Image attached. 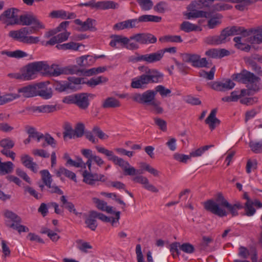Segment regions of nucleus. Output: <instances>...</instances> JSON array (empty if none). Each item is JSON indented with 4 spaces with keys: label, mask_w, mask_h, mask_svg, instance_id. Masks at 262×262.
Segmentation results:
<instances>
[{
    "label": "nucleus",
    "mask_w": 262,
    "mask_h": 262,
    "mask_svg": "<svg viewBox=\"0 0 262 262\" xmlns=\"http://www.w3.org/2000/svg\"><path fill=\"white\" fill-rule=\"evenodd\" d=\"M204 207L208 211L219 217H224L228 215L227 208L232 216L238 215V210L243 208L239 202L231 204L224 198L222 193H218L215 200L210 199L204 203Z\"/></svg>",
    "instance_id": "f257e3e1"
},
{
    "label": "nucleus",
    "mask_w": 262,
    "mask_h": 262,
    "mask_svg": "<svg viewBox=\"0 0 262 262\" xmlns=\"http://www.w3.org/2000/svg\"><path fill=\"white\" fill-rule=\"evenodd\" d=\"M141 75L132 79L131 86L134 89H144L150 83H157L162 79L163 75L154 69L147 66L138 67Z\"/></svg>",
    "instance_id": "f03ea898"
},
{
    "label": "nucleus",
    "mask_w": 262,
    "mask_h": 262,
    "mask_svg": "<svg viewBox=\"0 0 262 262\" xmlns=\"http://www.w3.org/2000/svg\"><path fill=\"white\" fill-rule=\"evenodd\" d=\"M95 148L98 152L107 157L108 160L112 161L115 165L121 167L125 175L134 176L142 173V170L136 169L134 167L131 166L127 161L115 156L113 151L100 146H96Z\"/></svg>",
    "instance_id": "7ed1b4c3"
},
{
    "label": "nucleus",
    "mask_w": 262,
    "mask_h": 262,
    "mask_svg": "<svg viewBox=\"0 0 262 262\" xmlns=\"http://www.w3.org/2000/svg\"><path fill=\"white\" fill-rule=\"evenodd\" d=\"M246 29L242 27L233 26L224 29L219 36H210L205 38L207 43L211 45H220L225 43L228 40V37L235 35H242L246 36Z\"/></svg>",
    "instance_id": "20e7f679"
},
{
    "label": "nucleus",
    "mask_w": 262,
    "mask_h": 262,
    "mask_svg": "<svg viewBox=\"0 0 262 262\" xmlns=\"http://www.w3.org/2000/svg\"><path fill=\"white\" fill-rule=\"evenodd\" d=\"M232 78L234 80L245 84L246 86L251 90L257 92L260 89L259 86L260 78L246 70L242 71L239 73L232 75Z\"/></svg>",
    "instance_id": "39448f33"
},
{
    "label": "nucleus",
    "mask_w": 262,
    "mask_h": 262,
    "mask_svg": "<svg viewBox=\"0 0 262 262\" xmlns=\"http://www.w3.org/2000/svg\"><path fill=\"white\" fill-rule=\"evenodd\" d=\"M44 75L53 77H57L62 74H78L79 73H82V71L75 65L60 67L56 64L49 66L44 61Z\"/></svg>",
    "instance_id": "423d86ee"
},
{
    "label": "nucleus",
    "mask_w": 262,
    "mask_h": 262,
    "mask_svg": "<svg viewBox=\"0 0 262 262\" xmlns=\"http://www.w3.org/2000/svg\"><path fill=\"white\" fill-rule=\"evenodd\" d=\"M33 33L32 28L24 27L17 30L10 31L8 36L12 39L24 43L28 45L37 43L39 41V38L29 35Z\"/></svg>",
    "instance_id": "0eeeda50"
},
{
    "label": "nucleus",
    "mask_w": 262,
    "mask_h": 262,
    "mask_svg": "<svg viewBox=\"0 0 262 262\" xmlns=\"http://www.w3.org/2000/svg\"><path fill=\"white\" fill-rule=\"evenodd\" d=\"M188 19L193 18L205 17L210 19L208 21L207 26L209 29H213L221 23V19L222 16L220 14H216L213 17H211V13L202 10H194L186 14Z\"/></svg>",
    "instance_id": "6e6552de"
},
{
    "label": "nucleus",
    "mask_w": 262,
    "mask_h": 262,
    "mask_svg": "<svg viewBox=\"0 0 262 262\" xmlns=\"http://www.w3.org/2000/svg\"><path fill=\"white\" fill-rule=\"evenodd\" d=\"M44 61H36L28 64L23 72L25 81L35 79L38 72L44 74Z\"/></svg>",
    "instance_id": "1a4fd4ad"
},
{
    "label": "nucleus",
    "mask_w": 262,
    "mask_h": 262,
    "mask_svg": "<svg viewBox=\"0 0 262 262\" xmlns=\"http://www.w3.org/2000/svg\"><path fill=\"white\" fill-rule=\"evenodd\" d=\"M18 10L12 8L5 10L0 15V21L9 25L19 24V20L18 16Z\"/></svg>",
    "instance_id": "9d476101"
},
{
    "label": "nucleus",
    "mask_w": 262,
    "mask_h": 262,
    "mask_svg": "<svg viewBox=\"0 0 262 262\" xmlns=\"http://www.w3.org/2000/svg\"><path fill=\"white\" fill-rule=\"evenodd\" d=\"M81 153L88 159L85 164L90 171H91L93 163L96 164L99 167L102 166L104 164V160L100 156L94 154L90 149H82Z\"/></svg>",
    "instance_id": "9b49d317"
},
{
    "label": "nucleus",
    "mask_w": 262,
    "mask_h": 262,
    "mask_svg": "<svg viewBox=\"0 0 262 262\" xmlns=\"http://www.w3.org/2000/svg\"><path fill=\"white\" fill-rule=\"evenodd\" d=\"M183 60L186 62L190 63L191 66L195 68H206L208 62L206 58H201V56L196 54H184L183 55Z\"/></svg>",
    "instance_id": "f8f14e48"
},
{
    "label": "nucleus",
    "mask_w": 262,
    "mask_h": 262,
    "mask_svg": "<svg viewBox=\"0 0 262 262\" xmlns=\"http://www.w3.org/2000/svg\"><path fill=\"white\" fill-rule=\"evenodd\" d=\"M41 180L45 186L48 188V191L51 193H56L58 194H63V191L58 186L52 184L53 180L52 176L48 170H42L40 171Z\"/></svg>",
    "instance_id": "ddd939ff"
},
{
    "label": "nucleus",
    "mask_w": 262,
    "mask_h": 262,
    "mask_svg": "<svg viewBox=\"0 0 262 262\" xmlns=\"http://www.w3.org/2000/svg\"><path fill=\"white\" fill-rule=\"evenodd\" d=\"M156 92L147 90L142 94L136 93L132 96V99L138 103L150 104L155 100Z\"/></svg>",
    "instance_id": "4468645a"
},
{
    "label": "nucleus",
    "mask_w": 262,
    "mask_h": 262,
    "mask_svg": "<svg viewBox=\"0 0 262 262\" xmlns=\"http://www.w3.org/2000/svg\"><path fill=\"white\" fill-rule=\"evenodd\" d=\"M49 81L39 82L37 83V96L44 99H49L53 95L52 89L49 86Z\"/></svg>",
    "instance_id": "2eb2a0df"
},
{
    "label": "nucleus",
    "mask_w": 262,
    "mask_h": 262,
    "mask_svg": "<svg viewBox=\"0 0 262 262\" xmlns=\"http://www.w3.org/2000/svg\"><path fill=\"white\" fill-rule=\"evenodd\" d=\"M83 181L86 184L93 185L96 181L104 182L106 180L105 176L101 174L92 173L91 171L84 170L82 172Z\"/></svg>",
    "instance_id": "dca6fc26"
},
{
    "label": "nucleus",
    "mask_w": 262,
    "mask_h": 262,
    "mask_svg": "<svg viewBox=\"0 0 262 262\" xmlns=\"http://www.w3.org/2000/svg\"><path fill=\"white\" fill-rule=\"evenodd\" d=\"M235 85L234 82L230 79L223 81H214L211 84V88L217 91H226L232 89Z\"/></svg>",
    "instance_id": "f3484780"
},
{
    "label": "nucleus",
    "mask_w": 262,
    "mask_h": 262,
    "mask_svg": "<svg viewBox=\"0 0 262 262\" xmlns=\"http://www.w3.org/2000/svg\"><path fill=\"white\" fill-rule=\"evenodd\" d=\"M136 42L141 44L155 43L157 39L156 36L150 33H138L131 36Z\"/></svg>",
    "instance_id": "a211bd4d"
},
{
    "label": "nucleus",
    "mask_w": 262,
    "mask_h": 262,
    "mask_svg": "<svg viewBox=\"0 0 262 262\" xmlns=\"http://www.w3.org/2000/svg\"><path fill=\"white\" fill-rule=\"evenodd\" d=\"M75 24L81 27V30L82 31H95L97 30L96 28V20L95 19L88 18L84 21H81L79 19H76L74 20Z\"/></svg>",
    "instance_id": "6ab92c4d"
},
{
    "label": "nucleus",
    "mask_w": 262,
    "mask_h": 262,
    "mask_svg": "<svg viewBox=\"0 0 262 262\" xmlns=\"http://www.w3.org/2000/svg\"><path fill=\"white\" fill-rule=\"evenodd\" d=\"M37 83L29 85L18 89V92L24 97L30 98L37 96Z\"/></svg>",
    "instance_id": "aec40b11"
},
{
    "label": "nucleus",
    "mask_w": 262,
    "mask_h": 262,
    "mask_svg": "<svg viewBox=\"0 0 262 262\" xmlns=\"http://www.w3.org/2000/svg\"><path fill=\"white\" fill-rule=\"evenodd\" d=\"M133 181L143 185V187L146 190L152 192H158L159 190L154 185L150 184L148 179L142 176H136L133 178Z\"/></svg>",
    "instance_id": "412c9836"
},
{
    "label": "nucleus",
    "mask_w": 262,
    "mask_h": 262,
    "mask_svg": "<svg viewBox=\"0 0 262 262\" xmlns=\"http://www.w3.org/2000/svg\"><path fill=\"white\" fill-rule=\"evenodd\" d=\"M22 164L27 168L36 173L38 171L37 164L33 162V159L28 155H22L20 157Z\"/></svg>",
    "instance_id": "4be33fe9"
},
{
    "label": "nucleus",
    "mask_w": 262,
    "mask_h": 262,
    "mask_svg": "<svg viewBox=\"0 0 262 262\" xmlns=\"http://www.w3.org/2000/svg\"><path fill=\"white\" fill-rule=\"evenodd\" d=\"M89 94L87 93H79L76 94L75 104L79 108L85 110L89 105Z\"/></svg>",
    "instance_id": "5701e85b"
},
{
    "label": "nucleus",
    "mask_w": 262,
    "mask_h": 262,
    "mask_svg": "<svg viewBox=\"0 0 262 262\" xmlns=\"http://www.w3.org/2000/svg\"><path fill=\"white\" fill-rule=\"evenodd\" d=\"M230 54V52L225 49H211L205 52V55L212 58H222Z\"/></svg>",
    "instance_id": "b1692460"
},
{
    "label": "nucleus",
    "mask_w": 262,
    "mask_h": 262,
    "mask_svg": "<svg viewBox=\"0 0 262 262\" xmlns=\"http://www.w3.org/2000/svg\"><path fill=\"white\" fill-rule=\"evenodd\" d=\"M216 109L212 110L205 120L206 124L209 125V128L211 130L214 129L216 126L220 123V120L216 117Z\"/></svg>",
    "instance_id": "393cba45"
},
{
    "label": "nucleus",
    "mask_w": 262,
    "mask_h": 262,
    "mask_svg": "<svg viewBox=\"0 0 262 262\" xmlns=\"http://www.w3.org/2000/svg\"><path fill=\"white\" fill-rule=\"evenodd\" d=\"M27 110L33 112H38L43 113H52L57 110L55 105H42L40 106H33L28 108Z\"/></svg>",
    "instance_id": "a878e982"
},
{
    "label": "nucleus",
    "mask_w": 262,
    "mask_h": 262,
    "mask_svg": "<svg viewBox=\"0 0 262 262\" xmlns=\"http://www.w3.org/2000/svg\"><path fill=\"white\" fill-rule=\"evenodd\" d=\"M70 35V33L68 31L59 33L48 41L46 42V45H54L57 43L65 41L68 39Z\"/></svg>",
    "instance_id": "bb28decb"
},
{
    "label": "nucleus",
    "mask_w": 262,
    "mask_h": 262,
    "mask_svg": "<svg viewBox=\"0 0 262 262\" xmlns=\"http://www.w3.org/2000/svg\"><path fill=\"white\" fill-rule=\"evenodd\" d=\"M119 7V4L112 1H103L96 2V9H115Z\"/></svg>",
    "instance_id": "cd10ccee"
},
{
    "label": "nucleus",
    "mask_w": 262,
    "mask_h": 262,
    "mask_svg": "<svg viewBox=\"0 0 262 262\" xmlns=\"http://www.w3.org/2000/svg\"><path fill=\"white\" fill-rule=\"evenodd\" d=\"M145 61L147 63H154L160 61L164 56V51L159 50L156 52L144 54Z\"/></svg>",
    "instance_id": "c85d7f7f"
},
{
    "label": "nucleus",
    "mask_w": 262,
    "mask_h": 262,
    "mask_svg": "<svg viewBox=\"0 0 262 262\" xmlns=\"http://www.w3.org/2000/svg\"><path fill=\"white\" fill-rule=\"evenodd\" d=\"M55 173L58 177H61L62 175H63L66 177L73 180L75 182H77L76 174L63 167H61L58 169L55 170Z\"/></svg>",
    "instance_id": "c756f323"
},
{
    "label": "nucleus",
    "mask_w": 262,
    "mask_h": 262,
    "mask_svg": "<svg viewBox=\"0 0 262 262\" xmlns=\"http://www.w3.org/2000/svg\"><path fill=\"white\" fill-rule=\"evenodd\" d=\"M92 200L93 203L96 205L98 209L110 213H114L113 207L107 206L106 202L97 198H93Z\"/></svg>",
    "instance_id": "7c9ffc66"
},
{
    "label": "nucleus",
    "mask_w": 262,
    "mask_h": 262,
    "mask_svg": "<svg viewBox=\"0 0 262 262\" xmlns=\"http://www.w3.org/2000/svg\"><path fill=\"white\" fill-rule=\"evenodd\" d=\"M1 54L3 55H7L8 57L10 58L16 59L26 57L28 55L26 52L20 50H16L13 51L4 50L1 52Z\"/></svg>",
    "instance_id": "2f4dec72"
},
{
    "label": "nucleus",
    "mask_w": 262,
    "mask_h": 262,
    "mask_svg": "<svg viewBox=\"0 0 262 262\" xmlns=\"http://www.w3.org/2000/svg\"><path fill=\"white\" fill-rule=\"evenodd\" d=\"M128 41V38L120 35H114L110 42V45L114 48H119V45L124 47Z\"/></svg>",
    "instance_id": "473e14b6"
},
{
    "label": "nucleus",
    "mask_w": 262,
    "mask_h": 262,
    "mask_svg": "<svg viewBox=\"0 0 262 262\" xmlns=\"http://www.w3.org/2000/svg\"><path fill=\"white\" fill-rule=\"evenodd\" d=\"M76 243L77 248L82 253H90L91 252V250L93 249V246L90 243L83 240L78 239L76 241Z\"/></svg>",
    "instance_id": "72a5a7b5"
},
{
    "label": "nucleus",
    "mask_w": 262,
    "mask_h": 262,
    "mask_svg": "<svg viewBox=\"0 0 262 262\" xmlns=\"http://www.w3.org/2000/svg\"><path fill=\"white\" fill-rule=\"evenodd\" d=\"M121 105L120 101L114 97L107 98L102 103V106L104 108H116Z\"/></svg>",
    "instance_id": "f704fd0d"
},
{
    "label": "nucleus",
    "mask_w": 262,
    "mask_h": 262,
    "mask_svg": "<svg viewBox=\"0 0 262 262\" xmlns=\"http://www.w3.org/2000/svg\"><path fill=\"white\" fill-rule=\"evenodd\" d=\"M95 214H96L95 211H90L89 216L85 221V223L86 224L87 226L93 231L95 230L97 227L96 220L97 217H96Z\"/></svg>",
    "instance_id": "c9c22d12"
},
{
    "label": "nucleus",
    "mask_w": 262,
    "mask_h": 262,
    "mask_svg": "<svg viewBox=\"0 0 262 262\" xmlns=\"http://www.w3.org/2000/svg\"><path fill=\"white\" fill-rule=\"evenodd\" d=\"M180 29L185 32H190L193 31H201L202 29L196 25L193 24L189 21H185L181 25Z\"/></svg>",
    "instance_id": "e433bc0d"
},
{
    "label": "nucleus",
    "mask_w": 262,
    "mask_h": 262,
    "mask_svg": "<svg viewBox=\"0 0 262 262\" xmlns=\"http://www.w3.org/2000/svg\"><path fill=\"white\" fill-rule=\"evenodd\" d=\"M14 164L10 161L0 163V174H6L12 172Z\"/></svg>",
    "instance_id": "4c0bfd02"
},
{
    "label": "nucleus",
    "mask_w": 262,
    "mask_h": 262,
    "mask_svg": "<svg viewBox=\"0 0 262 262\" xmlns=\"http://www.w3.org/2000/svg\"><path fill=\"white\" fill-rule=\"evenodd\" d=\"M95 61L94 59L91 56H82L76 59L77 63L80 66L91 65Z\"/></svg>",
    "instance_id": "58836bf2"
},
{
    "label": "nucleus",
    "mask_w": 262,
    "mask_h": 262,
    "mask_svg": "<svg viewBox=\"0 0 262 262\" xmlns=\"http://www.w3.org/2000/svg\"><path fill=\"white\" fill-rule=\"evenodd\" d=\"M26 129L30 138L36 139L38 142H40L42 140L43 134L37 132L35 128L31 126H27Z\"/></svg>",
    "instance_id": "ea45409f"
},
{
    "label": "nucleus",
    "mask_w": 262,
    "mask_h": 262,
    "mask_svg": "<svg viewBox=\"0 0 262 262\" xmlns=\"http://www.w3.org/2000/svg\"><path fill=\"white\" fill-rule=\"evenodd\" d=\"M249 92L247 90L243 89L241 91H234L231 93V97L233 102L238 101L247 95H249Z\"/></svg>",
    "instance_id": "a19ab883"
},
{
    "label": "nucleus",
    "mask_w": 262,
    "mask_h": 262,
    "mask_svg": "<svg viewBox=\"0 0 262 262\" xmlns=\"http://www.w3.org/2000/svg\"><path fill=\"white\" fill-rule=\"evenodd\" d=\"M162 42H182L183 40L179 35H166L159 38Z\"/></svg>",
    "instance_id": "79ce46f5"
},
{
    "label": "nucleus",
    "mask_w": 262,
    "mask_h": 262,
    "mask_svg": "<svg viewBox=\"0 0 262 262\" xmlns=\"http://www.w3.org/2000/svg\"><path fill=\"white\" fill-rule=\"evenodd\" d=\"M71 84H69L67 81H58L55 83V89L59 92H62L70 89L72 88Z\"/></svg>",
    "instance_id": "37998d69"
},
{
    "label": "nucleus",
    "mask_w": 262,
    "mask_h": 262,
    "mask_svg": "<svg viewBox=\"0 0 262 262\" xmlns=\"http://www.w3.org/2000/svg\"><path fill=\"white\" fill-rule=\"evenodd\" d=\"M213 146V145H205L194 150H192L189 154L190 159L192 157H201L205 151L208 150L210 147Z\"/></svg>",
    "instance_id": "c03bdc74"
},
{
    "label": "nucleus",
    "mask_w": 262,
    "mask_h": 262,
    "mask_svg": "<svg viewBox=\"0 0 262 262\" xmlns=\"http://www.w3.org/2000/svg\"><path fill=\"white\" fill-rule=\"evenodd\" d=\"M251 150L255 154L262 153V140L259 141H251L249 143Z\"/></svg>",
    "instance_id": "a18cd8bd"
},
{
    "label": "nucleus",
    "mask_w": 262,
    "mask_h": 262,
    "mask_svg": "<svg viewBox=\"0 0 262 262\" xmlns=\"http://www.w3.org/2000/svg\"><path fill=\"white\" fill-rule=\"evenodd\" d=\"M35 17L33 15L29 14L22 15L19 18V24L26 26L30 25L34 21Z\"/></svg>",
    "instance_id": "49530a36"
},
{
    "label": "nucleus",
    "mask_w": 262,
    "mask_h": 262,
    "mask_svg": "<svg viewBox=\"0 0 262 262\" xmlns=\"http://www.w3.org/2000/svg\"><path fill=\"white\" fill-rule=\"evenodd\" d=\"M107 78L103 76H99L96 78H92L88 81H85V83L90 86H95L102 82H106Z\"/></svg>",
    "instance_id": "de8ad7c7"
},
{
    "label": "nucleus",
    "mask_w": 262,
    "mask_h": 262,
    "mask_svg": "<svg viewBox=\"0 0 262 262\" xmlns=\"http://www.w3.org/2000/svg\"><path fill=\"white\" fill-rule=\"evenodd\" d=\"M20 97L18 94L10 93L3 96H0L2 105L11 102Z\"/></svg>",
    "instance_id": "09e8293b"
},
{
    "label": "nucleus",
    "mask_w": 262,
    "mask_h": 262,
    "mask_svg": "<svg viewBox=\"0 0 262 262\" xmlns=\"http://www.w3.org/2000/svg\"><path fill=\"white\" fill-rule=\"evenodd\" d=\"M68 80V82L69 84H71L70 85L72 86V88H70L71 90L74 89L77 85L86 83L84 81V79L83 78L69 77Z\"/></svg>",
    "instance_id": "8fccbe9b"
},
{
    "label": "nucleus",
    "mask_w": 262,
    "mask_h": 262,
    "mask_svg": "<svg viewBox=\"0 0 262 262\" xmlns=\"http://www.w3.org/2000/svg\"><path fill=\"white\" fill-rule=\"evenodd\" d=\"M67 164L77 168H85L87 166L81 158H78L76 161L73 160L71 158H69Z\"/></svg>",
    "instance_id": "3c124183"
},
{
    "label": "nucleus",
    "mask_w": 262,
    "mask_h": 262,
    "mask_svg": "<svg viewBox=\"0 0 262 262\" xmlns=\"http://www.w3.org/2000/svg\"><path fill=\"white\" fill-rule=\"evenodd\" d=\"M253 204L252 203V201H249L248 202H246L244 206V209L245 211V215L248 216H252L255 214L256 213V209L253 207Z\"/></svg>",
    "instance_id": "603ef678"
},
{
    "label": "nucleus",
    "mask_w": 262,
    "mask_h": 262,
    "mask_svg": "<svg viewBox=\"0 0 262 262\" xmlns=\"http://www.w3.org/2000/svg\"><path fill=\"white\" fill-rule=\"evenodd\" d=\"M138 4L142 10L148 11L153 7V3L151 0H137Z\"/></svg>",
    "instance_id": "864d4df0"
},
{
    "label": "nucleus",
    "mask_w": 262,
    "mask_h": 262,
    "mask_svg": "<svg viewBox=\"0 0 262 262\" xmlns=\"http://www.w3.org/2000/svg\"><path fill=\"white\" fill-rule=\"evenodd\" d=\"M155 92H156V93H159L162 97L169 96L171 93L170 89H167L162 85H157L155 88Z\"/></svg>",
    "instance_id": "5fc2aeb1"
},
{
    "label": "nucleus",
    "mask_w": 262,
    "mask_h": 262,
    "mask_svg": "<svg viewBox=\"0 0 262 262\" xmlns=\"http://www.w3.org/2000/svg\"><path fill=\"white\" fill-rule=\"evenodd\" d=\"M213 238L209 236H203L202 242L200 244V249L201 250H208L210 244L213 242Z\"/></svg>",
    "instance_id": "6e6d98bb"
},
{
    "label": "nucleus",
    "mask_w": 262,
    "mask_h": 262,
    "mask_svg": "<svg viewBox=\"0 0 262 262\" xmlns=\"http://www.w3.org/2000/svg\"><path fill=\"white\" fill-rule=\"evenodd\" d=\"M42 140H44L46 142V143H43L42 144V146L45 147L47 145H51L52 147H55L56 146V141L54 140V139L51 137L49 134H46L45 135H43L42 139Z\"/></svg>",
    "instance_id": "4d7b16f0"
},
{
    "label": "nucleus",
    "mask_w": 262,
    "mask_h": 262,
    "mask_svg": "<svg viewBox=\"0 0 262 262\" xmlns=\"http://www.w3.org/2000/svg\"><path fill=\"white\" fill-rule=\"evenodd\" d=\"M215 72V67H213L209 72L203 70L200 72V74L201 77L208 80H212L214 78Z\"/></svg>",
    "instance_id": "13d9d810"
},
{
    "label": "nucleus",
    "mask_w": 262,
    "mask_h": 262,
    "mask_svg": "<svg viewBox=\"0 0 262 262\" xmlns=\"http://www.w3.org/2000/svg\"><path fill=\"white\" fill-rule=\"evenodd\" d=\"M14 145V142L9 138L3 139L0 141V146L3 149H10Z\"/></svg>",
    "instance_id": "bf43d9fd"
},
{
    "label": "nucleus",
    "mask_w": 262,
    "mask_h": 262,
    "mask_svg": "<svg viewBox=\"0 0 262 262\" xmlns=\"http://www.w3.org/2000/svg\"><path fill=\"white\" fill-rule=\"evenodd\" d=\"M141 166L149 172L150 174H152L155 177H158L159 176L160 172L157 170L156 169L153 168L149 164H146L145 163H141Z\"/></svg>",
    "instance_id": "052dcab7"
},
{
    "label": "nucleus",
    "mask_w": 262,
    "mask_h": 262,
    "mask_svg": "<svg viewBox=\"0 0 262 262\" xmlns=\"http://www.w3.org/2000/svg\"><path fill=\"white\" fill-rule=\"evenodd\" d=\"M93 133L101 140H106L108 138V136L105 134L98 126L93 127Z\"/></svg>",
    "instance_id": "680f3d73"
},
{
    "label": "nucleus",
    "mask_w": 262,
    "mask_h": 262,
    "mask_svg": "<svg viewBox=\"0 0 262 262\" xmlns=\"http://www.w3.org/2000/svg\"><path fill=\"white\" fill-rule=\"evenodd\" d=\"M20 222H14L12 223L10 227L16 230L19 233L21 232H27L29 231V229L24 225L19 224Z\"/></svg>",
    "instance_id": "e2e57ef3"
},
{
    "label": "nucleus",
    "mask_w": 262,
    "mask_h": 262,
    "mask_svg": "<svg viewBox=\"0 0 262 262\" xmlns=\"http://www.w3.org/2000/svg\"><path fill=\"white\" fill-rule=\"evenodd\" d=\"M257 161L256 160H249L246 164V172L250 173L252 170L257 168Z\"/></svg>",
    "instance_id": "0e129e2a"
},
{
    "label": "nucleus",
    "mask_w": 262,
    "mask_h": 262,
    "mask_svg": "<svg viewBox=\"0 0 262 262\" xmlns=\"http://www.w3.org/2000/svg\"><path fill=\"white\" fill-rule=\"evenodd\" d=\"M246 62L252 67V70L257 72L260 76H262V71L260 67L257 66L253 59L251 58H247Z\"/></svg>",
    "instance_id": "69168bd1"
},
{
    "label": "nucleus",
    "mask_w": 262,
    "mask_h": 262,
    "mask_svg": "<svg viewBox=\"0 0 262 262\" xmlns=\"http://www.w3.org/2000/svg\"><path fill=\"white\" fill-rule=\"evenodd\" d=\"M173 158L176 161L186 163L188 160L190 159V155H186L184 154L175 153L173 155Z\"/></svg>",
    "instance_id": "338daca9"
},
{
    "label": "nucleus",
    "mask_w": 262,
    "mask_h": 262,
    "mask_svg": "<svg viewBox=\"0 0 262 262\" xmlns=\"http://www.w3.org/2000/svg\"><path fill=\"white\" fill-rule=\"evenodd\" d=\"M49 16L52 18L66 19V11L63 10L53 11L50 13Z\"/></svg>",
    "instance_id": "774afa93"
}]
</instances>
